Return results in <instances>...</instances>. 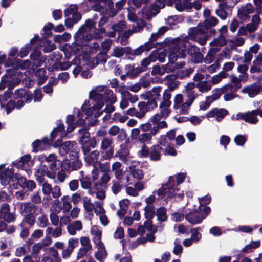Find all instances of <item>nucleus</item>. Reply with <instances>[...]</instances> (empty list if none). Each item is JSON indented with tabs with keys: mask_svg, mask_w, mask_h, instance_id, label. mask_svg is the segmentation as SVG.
I'll list each match as a JSON object with an SVG mask.
<instances>
[{
	"mask_svg": "<svg viewBox=\"0 0 262 262\" xmlns=\"http://www.w3.org/2000/svg\"><path fill=\"white\" fill-rule=\"evenodd\" d=\"M89 98L93 100L95 103L91 108L89 101H85L81 106V111L78 109L74 110V113L77 114L79 117H83L85 118L89 116H94L95 118L99 117L102 114L101 109L104 105V101H109L110 104L106 105L104 111L106 113H111L114 111L115 107L112 104L117 101L116 95L112 90L106 86H98L92 90L89 93Z\"/></svg>",
	"mask_w": 262,
	"mask_h": 262,
	"instance_id": "1",
	"label": "nucleus"
},
{
	"mask_svg": "<svg viewBox=\"0 0 262 262\" xmlns=\"http://www.w3.org/2000/svg\"><path fill=\"white\" fill-rule=\"evenodd\" d=\"M188 35L169 40L170 48L168 58L170 63H174L179 58L186 57V51L189 45V39L203 46L206 43L209 37L207 27L202 24H198L197 27L190 28Z\"/></svg>",
	"mask_w": 262,
	"mask_h": 262,
	"instance_id": "2",
	"label": "nucleus"
},
{
	"mask_svg": "<svg viewBox=\"0 0 262 262\" xmlns=\"http://www.w3.org/2000/svg\"><path fill=\"white\" fill-rule=\"evenodd\" d=\"M94 24L92 19H88L79 29L74 36L75 41L71 45H66L63 47V52L66 57L70 58L72 54L80 55L81 53L83 46H86L88 42L93 39V36L90 31Z\"/></svg>",
	"mask_w": 262,
	"mask_h": 262,
	"instance_id": "3",
	"label": "nucleus"
},
{
	"mask_svg": "<svg viewBox=\"0 0 262 262\" xmlns=\"http://www.w3.org/2000/svg\"><path fill=\"white\" fill-rule=\"evenodd\" d=\"M185 178V173L178 174L177 176V184H176L174 178L169 177L168 182L162 185L161 188L157 191V195L161 199L164 197L170 198L177 195L179 191L178 186L179 184L184 182Z\"/></svg>",
	"mask_w": 262,
	"mask_h": 262,
	"instance_id": "4",
	"label": "nucleus"
},
{
	"mask_svg": "<svg viewBox=\"0 0 262 262\" xmlns=\"http://www.w3.org/2000/svg\"><path fill=\"white\" fill-rule=\"evenodd\" d=\"M19 211L24 217L23 222L30 226H33L35 224L36 215L43 213L42 206L34 205L30 202L20 203Z\"/></svg>",
	"mask_w": 262,
	"mask_h": 262,
	"instance_id": "5",
	"label": "nucleus"
},
{
	"mask_svg": "<svg viewBox=\"0 0 262 262\" xmlns=\"http://www.w3.org/2000/svg\"><path fill=\"white\" fill-rule=\"evenodd\" d=\"M23 78V74L19 71L18 69L12 68L7 70L6 74L2 77L0 82V90H4L6 86L9 90L20 83Z\"/></svg>",
	"mask_w": 262,
	"mask_h": 262,
	"instance_id": "6",
	"label": "nucleus"
},
{
	"mask_svg": "<svg viewBox=\"0 0 262 262\" xmlns=\"http://www.w3.org/2000/svg\"><path fill=\"white\" fill-rule=\"evenodd\" d=\"M1 183L3 185H9L13 189H17L20 183L25 182L26 179L18 174H14L12 169H6L0 173Z\"/></svg>",
	"mask_w": 262,
	"mask_h": 262,
	"instance_id": "7",
	"label": "nucleus"
},
{
	"mask_svg": "<svg viewBox=\"0 0 262 262\" xmlns=\"http://www.w3.org/2000/svg\"><path fill=\"white\" fill-rule=\"evenodd\" d=\"M76 143L74 141H67L62 143V140L60 139L57 140L53 144V146L55 148L59 147V153L61 156L66 155L70 151V158H76L77 157L78 152L75 149Z\"/></svg>",
	"mask_w": 262,
	"mask_h": 262,
	"instance_id": "8",
	"label": "nucleus"
},
{
	"mask_svg": "<svg viewBox=\"0 0 262 262\" xmlns=\"http://www.w3.org/2000/svg\"><path fill=\"white\" fill-rule=\"evenodd\" d=\"M144 216L147 219L146 221L144 222L145 228L147 230H151L152 232H156L158 230L162 231L163 230L162 226H160L158 227L152 226L151 225V220L156 215V209L154 205H145L144 208Z\"/></svg>",
	"mask_w": 262,
	"mask_h": 262,
	"instance_id": "9",
	"label": "nucleus"
},
{
	"mask_svg": "<svg viewBox=\"0 0 262 262\" xmlns=\"http://www.w3.org/2000/svg\"><path fill=\"white\" fill-rule=\"evenodd\" d=\"M254 12V7L253 5L250 3H247L240 6L237 10L238 18L244 21L249 20L250 15Z\"/></svg>",
	"mask_w": 262,
	"mask_h": 262,
	"instance_id": "10",
	"label": "nucleus"
},
{
	"mask_svg": "<svg viewBox=\"0 0 262 262\" xmlns=\"http://www.w3.org/2000/svg\"><path fill=\"white\" fill-rule=\"evenodd\" d=\"M15 212L10 211V206L7 203L2 204L0 207V218L8 223L14 222L16 220Z\"/></svg>",
	"mask_w": 262,
	"mask_h": 262,
	"instance_id": "11",
	"label": "nucleus"
},
{
	"mask_svg": "<svg viewBox=\"0 0 262 262\" xmlns=\"http://www.w3.org/2000/svg\"><path fill=\"white\" fill-rule=\"evenodd\" d=\"M39 37L38 36H35L31 39L30 43L32 45L37 43V46H39V47H37L38 48L40 47H43V50L45 53L52 52L56 49V45L52 43L51 41L46 38H43L41 40H39Z\"/></svg>",
	"mask_w": 262,
	"mask_h": 262,
	"instance_id": "12",
	"label": "nucleus"
},
{
	"mask_svg": "<svg viewBox=\"0 0 262 262\" xmlns=\"http://www.w3.org/2000/svg\"><path fill=\"white\" fill-rule=\"evenodd\" d=\"M187 101L184 102L183 97L182 94H177L174 97L173 108L177 110V113H179L180 114H187L190 105H187V106H186V104H187Z\"/></svg>",
	"mask_w": 262,
	"mask_h": 262,
	"instance_id": "13",
	"label": "nucleus"
},
{
	"mask_svg": "<svg viewBox=\"0 0 262 262\" xmlns=\"http://www.w3.org/2000/svg\"><path fill=\"white\" fill-rule=\"evenodd\" d=\"M205 218L203 213L197 210L190 211L185 215L186 220L193 225L201 223Z\"/></svg>",
	"mask_w": 262,
	"mask_h": 262,
	"instance_id": "14",
	"label": "nucleus"
},
{
	"mask_svg": "<svg viewBox=\"0 0 262 262\" xmlns=\"http://www.w3.org/2000/svg\"><path fill=\"white\" fill-rule=\"evenodd\" d=\"M228 114V111L224 108H213L207 112V118L215 117L217 122H221L223 118Z\"/></svg>",
	"mask_w": 262,
	"mask_h": 262,
	"instance_id": "15",
	"label": "nucleus"
},
{
	"mask_svg": "<svg viewBox=\"0 0 262 262\" xmlns=\"http://www.w3.org/2000/svg\"><path fill=\"white\" fill-rule=\"evenodd\" d=\"M257 115L262 117V109H255L246 112L245 122L252 124H256L259 121Z\"/></svg>",
	"mask_w": 262,
	"mask_h": 262,
	"instance_id": "16",
	"label": "nucleus"
},
{
	"mask_svg": "<svg viewBox=\"0 0 262 262\" xmlns=\"http://www.w3.org/2000/svg\"><path fill=\"white\" fill-rule=\"evenodd\" d=\"M99 158V152L96 150L84 156L85 162L87 164H92L93 167H96L99 165V162L98 161Z\"/></svg>",
	"mask_w": 262,
	"mask_h": 262,
	"instance_id": "17",
	"label": "nucleus"
},
{
	"mask_svg": "<svg viewBox=\"0 0 262 262\" xmlns=\"http://www.w3.org/2000/svg\"><path fill=\"white\" fill-rule=\"evenodd\" d=\"M97 209H95V213L99 216V219L101 224L104 226H106L108 223V219L104 214L105 210L103 207V203L101 201H96Z\"/></svg>",
	"mask_w": 262,
	"mask_h": 262,
	"instance_id": "18",
	"label": "nucleus"
},
{
	"mask_svg": "<svg viewBox=\"0 0 262 262\" xmlns=\"http://www.w3.org/2000/svg\"><path fill=\"white\" fill-rule=\"evenodd\" d=\"M164 80L166 81L165 84L167 86V90L169 92L173 91L176 89L180 82L177 80V76L175 75H167L164 78Z\"/></svg>",
	"mask_w": 262,
	"mask_h": 262,
	"instance_id": "19",
	"label": "nucleus"
},
{
	"mask_svg": "<svg viewBox=\"0 0 262 262\" xmlns=\"http://www.w3.org/2000/svg\"><path fill=\"white\" fill-rule=\"evenodd\" d=\"M261 86L256 83L244 87L242 90V92L244 94H247L251 97H254L260 92Z\"/></svg>",
	"mask_w": 262,
	"mask_h": 262,
	"instance_id": "20",
	"label": "nucleus"
},
{
	"mask_svg": "<svg viewBox=\"0 0 262 262\" xmlns=\"http://www.w3.org/2000/svg\"><path fill=\"white\" fill-rule=\"evenodd\" d=\"M83 229V224L80 220L75 221L70 223L67 227L68 233L74 236L77 232L81 231Z\"/></svg>",
	"mask_w": 262,
	"mask_h": 262,
	"instance_id": "21",
	"label": "nucleus"
},
{
	"mask_svg": "<svg viewBox=\"0 0 262 262\" xmlns=\"http://www.w3.org/2000/svg\"><path fill=\"white\" fill-rule=\"evenodd\" d=\"M161 89L162 87L161 86L154 87L151 91L146 92L145 94H142L141 95V97L144 100L149 99H154L156 100H159Z\"/></svg>",
	"mask_w": 262,
	"mask_h": 262,
	"instance_id": "22",
	"label": "nucleus"
},
{
	"mask_svg": "<svg viewBox=\"0 0 262 262\" xmlns=\"http://www.w3.org/2000/svg\"><path fill=\"white\" fill-rule=\"evenodd\" d=\"M223 90L224 98L225 101H230L234 99L236 95L234 94L236 91L232 86V84H227L221 88Z\"/></svg>",
	"mask_w": 262,
	"mask_h": 262,
	"instance_id": "23",
	"label": "nucleus"
},
{
	"mask_svg": "<svg viewBox=\"0 0 262 262\" xmlns=\"http://www.w3.org/2000/svg\"><path fill=\"white\" fill-rule=\"evenodd\" d=\"M115 157L118 158L126 164H129L131 162V157L130 156L129 150L125 147H121L116 153Z\"/></svg>",
	"mask_w": 262,
	"mask_h": 262,
	"instance_id": "24",
	"label": "nucleus"
},
{
	"mask_svg": "<svg viewBox=\"0 0 262 262\" xmlns=\"http://www.w3.org/2000/svg\"><path fill=\"white\" fill-rule=\"evenodd\" d=\"M38 47L34 49V51L30 55V58L33 62V64L36 67L41 66L46 60L45 56H41V52L37 51Z\"/></svg>",
	"mask_w": 262,
	"mask_h": 262,
	"instance_id": "25",
	"label": "nucleus"
},
{
	"mask_svg": "<svg viewBox=\"0 0 262 262\" xmlns=\"http://www.w3.org/2000/svg\"><path fill=\"white\" fill-rule=\"evenodd\" d=\"M111 170L114 172L115 177L118 180L123 179L124 171L123 170L122 164L116 161L114 162L111 166Z\"/></svg>",
	"mask_w": 262,
	"mask_h": 262,
	"instance_id": "26",
	"label": "nucleus"
},
{
	"mask_svg": "<svg viewBox=\"0 0 262 262\" xmlns=\"http://www.w3.org/2000/svg\"><path fill=\"white\" fill-rule=\"evenodd\" d=\"M170 64H166L165 65H162L161 66H155L152 67L151 71L152 75H163L165 73H169L174 71V69H171L169 68Z\"/></svg>",
	"mask_w": 262,
	"mask_h": 262,
	"instance_id": "27",
	"label": "nucleus"
},
{
	"mask_svg": "<svg viewBox=\"0 0 262 262\" xmlns=\"http://www.w3.org/2000/svg\"><path fill=\"white\" fill-rule=\"evenodd\" d=\"M261 18L259 15H254L252 17L251 22L247 24V28L248 29V32L252 33L257 30Z\"/></svg>",
	"mask_w": 262,
	"mask_h": 262,
	"instance_id": "28",
	"label": "nucleus"
},
{
	"mask_svg": "<svg viewBox=\"0 0 262 262\" xmlns=\"http://www.w3.org/2000/svg\"><path fill=\"white\" fill-rule=\"evenodd\" d=\"M154 47L151 41L146 42L144 45H142L133 51H131L130 53L135 55H140L142 53L145 51H148L150 50Z\"/></svg>",
	"mask_w": 262,
	"mask_h": 262,
	"instance_id": "29",
	"label": "nucleus"
},
{
	"mask_svg": "<svg viewBox=\"0 0 262 262\" xmlns=\"http://www.w3.org/2000/svg\"><path fill=\"white\" fill-rule=\"evenodd\" d=\"M175 7L179 11L189 10L192 9V4L188 0H176Z\"/></svg>",
	"mask_w": 262,
	"mask_h": 262,
	"instance_id": "30",
	"label": "nucleus"
},
{
	"mask_svg": "<svg viewBox=\"0 0 262 262\" xmlns=\"http://www.w3.org/2000/svg\"><path fill=\"white\" fill-rule=\"evenodd\" d=\"M163 149L159 145L153 146L151 147L149 152L150 160L158 161L160 160Z\"/></svg>",
	"mask_w": 262,
	"mask_h": 262,
	"instance_id": "31",
	"label": "nucleus"
},
{
	"mask_svg": "<svg viewBox=\"0 0 262 262\" xmlns=\"http://www.w3.org/2000/svg\"><path fill=\"white\" fill-rule=\"evenodd\" d=\"M82 202L83 204V208L86 212L91 213L93 210L95 211V209H97L96 202L95 203H92L91 202V198L87 196H84L82 197Z\"/></svg>",
	"mask_w": 262,
	"mask_h": 262,
	"instance_id": "32",
	"label": "nucleus"
},
{
	"mask_svg": "<svg viewBox=\"0 0 262 262\" xmlns=\"http://www.w3.org/2000/svg\"><path fill=\"white\" fill-rule=\"evenodd\" d=\"M57 135H59L61 138L64 137L67 135V133L64 131V126L60 122L58 123L56 128H54L51 133L52 140H54Z\"/></svg>",
	"mask_w": 262,
	"mask_h": 262,
	"instance_id": "33",
	"label": "nucleus"
},
{
	"mask_svg": "<svg viewBox=\"0 0 262 262\" xmlns=\"http://www.w3.org/2000/svg\"><path fill=\"white\" fill-rule=\"evenodd\" d=\"M48 169L46 166H40L35 172L36 180L39 184H41L45 181L43 177L47 173Z\"/></svg>",
	"mask_w": 262,
	"mask_h": 262,
	"instance_id": "34",
	"label": "nucleus"
},
{
	"mask_svg": "<svg viewBox=\"0 0 262 262\" xmlns=\"http://www.w3.org/2000/svg\"><path fill=\"white\" fill-rule=\"evenodd\" d=\"M80 177L79 180L80 182L81 187L84 189H90L92 186V182L89 177L85 176L83 171L79 172Z\"/></svg>",
	"mask_w": 262,
	"mask_h": 262,
	"instance_id": "35",
	"label": "nucleus"
},
{
	"mask_svg": "<svg viewBox=\"0 0 262 262\" xmlns=\"http://www.w3.org/2000/svg\"><path fill=\"white\" fill-rule=\"evenodd\" d=\"M100 228V227L94 225L91 229V233L94 236V241L96 244H101L102 243L101 240L102 231Z\"/></svg>",
	"mask_w": 262,
	"mask_h": 262,
	"instance_id": "36",
	"label": "nucleus"
},
{
	"mask_svg": "<svg viewBox=\"0 0 262 262\" xmlns=\"http://www.w3.org/2000/svg\"><path fill=\"white\" fill-rule=\"evenodd\" d=\"M226 43V39L225 35L220 34L217 38H214L210 42L211 48H216L219 50L218 48L224 46Z\"/></svg>",
	"mask_w": 262,
	"mask_h": 262,
	"instance_id": "37",
	"label": "nucleus"
},
{
	"mask_svg": "<svg viewBox=\"0 0 262 262\" xmlns=\"http://www.w3.org/2000/svg\"><path fill=\"white\" fill-rule=\"evenodd\" d=\"M126 27V25L124 21H120L117 24H114L112 26V29L113 31H111L108 33L107 35L110 37H114L116 35V32H118L119 35H121L120 32L122 30L124 29Z\"/></svg>",
	"mask_w": 262,
	"mask_h": 262,
	"instance_id": "38",
	"label": "nucleus"
},
{
	"mask_svg": "<svg viewBox=\"0 0 262 262\" xmlns=\"http://www.w3.org/2000/svg\"><path fill=\"white\" fill-rule=\"evenodd\" d=\"M171 94L167 90H165L162 95V100L159 105L160 108L169 107L171 104L170 101Z\"/></svg>",
	"mask_w": 262,
	"mask_h": 262,
	"instance_id": "39",
	"label": "nucleus"
},
{
	"mask_svg": "<svg viewBox=\"0 0 262 262\" xmlns=\"http://www.w3.org/2000/svg\"><path fill=\"white\" fill-rule=\"evenodd\" d=\"M175 135V131L173 130L167 132V135H162L159 141L160 144L165 146H168L169 142L167 140V138L169 140H172L174 139Z\"/></svg>",
	"mask_w": 262,
	"mask_h": 262,
	"instance_id": "40",
	"label": "nucleus"
},
{
	"mask_svg": "<svg viewBox=\"0 0 262 262\" xmlns=\"http://www.w3.org/2000/svg\"><path fill=\"white\" fill-rule=\"evenodd\" d=\"M131 49L128 47H116L113 50V55L117 58H119L123 56L125 53H130Z\"/></svg>",
	"mask_w": 262,
	"mask_h": 262,
	"instance_id": "41",
	"label": "nucleus"
},
{
	"mask_svg": "<svg viewBox=\"0 0 262 262\" xmlns=\"http://www.w3.org/2000/svg\"><path fill=\"white\" fill-rule=\"evenodd\" d=\"M61 210L64 213L68 212L72 208V204L68 195H63L61 198Z\"/></svg>",
	"mask_w": 262,
	"mask_h": 262,
	"instance_id": "42",
	"label": "nucleus"
},
{
	"mask_svg": "<svg viewBox=\"0 0 262 262\" xmlns=\"http://www.w3.org/2000/svg\"><path fill=\"white\" fill-rule=\"evenodd\" d=\"M96 245H97L98 250L95 253V257L98 260L102 261V259L106 256V251L102 243H101V244Z\"/></svg>",
	"mask_w": 262,
	"mask_h": 262,
	"instance_id": "43",
	"label": "nucleus"
},
{
	"mask_svg": "<svg viewBox=\"0 0 262 262\" xmlns=\"http://www.w3.org/2000/svg\"><path fill=\"white\" fill-rule=\"evenodd\" d=\"M157 217V220L160 223V225H158L157 227L162 226L163 229V225L161 224L162 222H165L167 220V217L166 215V210L163 207H160L158 209L156 212Z\"/></svg>",
	"mask_w": 262,
	"mask_h": 262,
	"instance_id": "44",
	"label": "nucleus"
},
{
	"mask_svg": "<svg viewBox=\"0 0 262 262\" xmlns=\"http://www.w3.org/2000/svg\"><path fill=\"white\" fill-rule=\"evenodd\" d=\"M30 251V245L28 244H25L22 246L17 247L15 250V255L20 257L29 253Z\"/></svg>",
	"mask_w": 262,
	"mask_h": 262,
	"instance_id": "45",
	"label": "nucleus"
},
{
	"mask_svg": "<svg viewBox=\"0 0 262 262\" xmlns=\"http://www.w3.org/2000/svg\"><path fill=\"white\" fill-rule=\"evenodd\" d=\"M196 86L199 91L202 93L207 92L211 89V85L209 83V81H200L196 84Z\"/></svg>",
	"mask_w": 262,
	"mask_h": 262,
	"instance_id": "46",
	"label": "nucleus"
},
{
	"mask_svg": "<svg viewBox=\"0 0 262 262\" xmlns=\"http://www.w3.org/2000/svg\"><path fill=\"white\" fill-rule=\"evenodd\" d=\"M218 50L216 48H211L208 51L207 55L204 59V62L206 64H210L213 62L215 59V54L217 52Z\"/></svg>",
	"mask_w": 262,
	"mask_h": 262,
	"instance_id": "47",
	"label": "nucleus"
},
{
	"mask_svg": "<svg viewBox=\"0 0 262 262\" xmlns=\"http://www.w3.org/2000/svg\"><path fill=\"white\" fill-rule=\"evenodd\" d=\"M168 28L166 26H162L160 27L158 31L151 34L149 38L150 41L151 42L156 41L160 36L163 35L167 30Z\"/></svg>",
	"mask_w": 262,
	"mask_h": 262,
	"instance_id": "48",
	"label": "nucleus"
},
{
	"mask_svg": "<svg viewBox=\"0 0 262 262\" xmlns=\"http://www.w3.org/2000/svg\"><path fill=\"white\" fill-rule=\"evenodd\" d=\"M79 133L81 136L79 139V142L81 144L88 143L90 139V133L85 128H82L79 130Z\"/></svg>",
	"mask_w": 262,
	"mask_h": 262,
	"instance_id": "49",
	"label": "nucleus"
},
{
	"mask_svg": "<svg viewBox=\"0 0 262 262\" xmlns=\"http://www.w3.org/2000/svg\"><path fill=\"white\" fill-rule=\"evenodd\" d=\"M227 74L224 72H221L217 75L213 76L209 80L212 84H216L220 83L223 78L227 77Z\"/></svg>",
	"mask_w": 262,
	"mask_h": 262,
	"instance_id": "50",
	"label": "nucleus"
},
{
	"mask_svg": "<svg viewBox=\"0 0 262 262\" xmlns=\"http://www.w3.org/2000/svg\"><path fill=\"white\" fill-rule=\"evenodd\" d=\"M259 241H252L249 244L246 245L242 249V251L245 253H249L253 249L258 247L260 246Z\"/></svg>",
	"mask_w": 262,
	"mask_h": 262,
	"instance_id": "51",
	"label": "nucleus"
},
{
	"mask_svg": "<svg viewBox=\"0 0 262 262\" xmlns=\"http://www.w3.org/2000/svg\"><path fill=\"white\" fill-rule=\"evenodd\" d=\"M138 107L139 108V110H138V116H139V118H142L148 111L146 102L142 101L139 102Z\"/></svg>",
	"mask_w": 262,
	"mask_h": 262,
	"instance_id": "52",
	"label": "nucleus"
},
{
	"mask_svg": "<svg viewBox=\"0 0 262 262\" xmlns=\"http://www.w3.org/2000/svg\"><path fill=\"white\" fill-rule=\"evenodd\" d=\"M141 13L142 17L146 19H150L156 15V13L153 12L150 7L147 6L144 7Z\"/></svg>",
	"mask_w": 262,
	"mask_h": 262,
	"instance_id": "53",
	"label": "nucleus"
},
{
	"mask_svg": "<svg viewBox=\"0 0 262 262\" xmlns=\"http://www.w3.org/2000/svg\"><path fill=\"white\" fill-rule=\"evenodd\" d=\"M230 78L231 80L230 84H232V86H233V89L236 91L238 89H239L241 86V81L240 79L237 76L234 75H231L230 76Z\"/></svg>",
	"mask_w": 262,
	"mask_h": 262,
	"instance_id": "54",
	"label": "nucleus"
},
{
	"mask_svg": "<svg viewBox=\"0 0 262 262\" xmlns=\"http://www.w3.org/2000/svg\"><path fill=\"white\" fill-rule=\"evenodd\" d=\"M225 4L221 3L219 4V8L216 10V14L222 19H225L227 16V12L224 9Z\"/></svg>",
	"mask_w": 262,
	"mask_h": 262,
	"instance_id": "55",
	"label": "nucleus"
},
{
	"mask_svg": "<svg viewBox=\"0 0 262 262\" xmlns=\"http://www.w3.org/2000/svg\"><path fill=\"white\" fill-rule=\"evenodd\" d=\"M74 122V116L71 115H68L67 118V123L68 125L67 129V133H71L75 128L76 124Z\"/></svg>",
	"mask_w": 262,
	"mask_h": 262,
	"instance_id": "56",
	"label": "nucleus"
},
{
	"mask_svg": "<svg viewBox=\"0 0 262 262\" xmlns=\"http://www.w3.org/2000/svg\"><path fill=\"white\" fill-rule=\"evenodd\" d=\"M52 207L51 210L52 212L59 213L61 211V202L58 199H56L51 203Z\"/></svg>",
	"mask_w": 262,
	"mask_h": 262,
	"instance_id": "57",
	"label": "nucleus"
},
{
	"mask_svg": "<svg viewBox=\"0 0 262 262\" xmlns=\"http://www.w3.org/2000/svg\"><path fill=\"white\" fill-rule=\"evenodd\" d=\"M113 142V138L110 137H104L101 141V148L102 149H107L111 147Z\"/></svg>",
	"mask_w": 262,
	"mask_h": 262,
	"instance_id": "58",
	"label": "nucleus"
},
{
	"mask_svg": "<svg viewBox=\"0 0 262 262\" xmlns=\"http://www.w3.org/2000/svg\"><path fill=\"white\" fill-rule=\"evenodd\" d=\"M132 176L136 180H141L143 177V173L141 170L136 169L134 167H129Z\"/></svg>",
	"mask_w": 262,
	"mask_h": 262,
	"instance_id": "59",
	"label": "nucleus"
},
{
	"mask_svg": "<svg viewBox=\"0 0 262 262\" xmlns=\"http://www.w3.org/2000/svg\"><path fill=\"white\" fill-rule=\"evenodd\" d=\"M218 23V20L214 17H211L208 18L204 21L203 23H200L199 24H202L205 27H207V30L209 27L214 26Z\"/></svg>",
	"mask_w": 262,
	"mask_h": 262,
	"instance_id": "60",
	"label": "nucleus"
},
{
	"mask_svg": "<svg viewBox=\"0 0 262 262\" xmlns=\"http://www.w3.org/2000/svg\"><path fill=\"white\" fill-rule=\"evenodd\" d=\"M37 225L39 227L45 228L48 224V218L47 215L42 214L37 219Z\"/></svg>",
	"mask_w": 262,
	"mask_h": 262,
	"instance_id": "61",
	"label": "nucleus"
},
{
	"mask_svg": "<svg viewBox=\"0 0 262 262\" xmlns=\"http://www.w3.org/2000/svg\"><path fill=\"white\" fill-rule=\"evenodd\" d=\"M96 3L92 7L93 10L95 11L99 12L101 14L103 15L107 14L108 11L107 9L102 6L101 5L98 3V2Z\"/></svg>",
	"mask_w": 262,
	"mask_h": 262,
	"instance_id": "62",
	"label": "nucleus"
},
{
	"mask_svg": "<svg viewBox=\"0 0 262 262\" xmlns=\"http://www.w3.org/2000/svg\"><path fill=\"white\" fill-rule=\"evenodd\" d=\"M109 135L112 136H114L118 135L119 133L121 134H125V131L123 129H120L118 126L113 125L111 126L108 132Z\"/></svg>",
	"mask_w": 262,
	"mask_h": 262,
	"instance_id": "63",
	"label": "nucleus"
},
{
	"mask_svg": "<svg viewBox=\"0 0 262 262\" xmlns=\"http://www.w3.org/2000/svg\"><path fill=\"white\" fill-rule=\"evenodd\" d=\"M212 102H213L212 99L209 96H207L204 101L200 102L199 106L200 110H206L208 109Z\"/></svg>",
	"mask_w": 262,
	"mask_h": 262,
	"instance_id": "64",
	"label": "nucleus"
}]
</instances>
